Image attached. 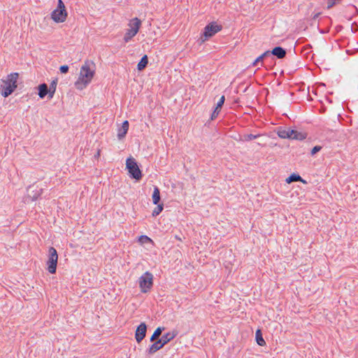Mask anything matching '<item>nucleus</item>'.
<instances>
[{
	"instance_id": "nucleus-20",
	"label": "nucleus",
	"mask_w": 358,
	"mask_h": 358,
	"mask_svg": "<svg viewBox=\"0 0 358 358\" xmlns=\"http://www.w3.org/2000/svg\"><path fill=\"white\" fill-rule=\"evenodd\" d=\"M302 182L303 183H306V182L299 175L296 173L291 174L287 179L286 182L287 183H291L293 182Z\"/></svg>"
},
{
	"instance_id": "nucleus-21",
	"label": "nucleus",
	"mask_w": 358,
	"mask_h": 358,
	"mask_svg": "<svg viewBox=\"0 0 358 358\" xmlns=\"http://www.w3.org/2000/svg\"><path fill=\"white\" fill-rule=\"evenodd\" d=\"M164 329L165 328L163 327H157L155 330V331L152 334V335L151 336V337L150 338V342H155L159 338V337L162 335V333L164 330Z\"/></svg>"
},
{
	"instance_id": "nucleus-29",
	"label": "nucleus",
	"mask_w": 358,
	"mask_h": 358,
	"mask_svg": "<svg viewBox=\"0 0 358 358\" xmlns=\"http://www.w3.org/2000/svg\"><path fill=\"white\" fill-rule=\"evenodd\" d=\"M69 67L68 65H62L59 67V71L62 73H67L69 72Z\"/></svg>"
},
{
	"instance_id": "nucleus-11",
	"label": "nucleus",
	"mask_w": 358,
	"mask_h": 358,
	"mask_svg": "<svg viewBox=\"0 0 358 358\" xmlns=\"http://www.w3.org/2000/svg\"><path fill=\"white\" fill-rule=\"evenodd\" d=\"M224 101H225V97L223 95L221 96L219 101L217 103V105L211 114V116H210L211 120H215L217 117L219 113L221 110V108H222V106L224 105Z\"/></svg>"
},
{
	"instance_id": "nucleus-26",
	"label": "nucleus",
	"mask_w": 358,
	"mask_h": 358,
	"mask_svg": "<svg viewBox=\"0 0 358 358\" xmlns=\"http://www.w3.org/2000/svg\"><path fill=\"white\" fill-rule=\"evenodd\" d=\"M157 207L152 211V216L155 217L159 215L164 209V204L158 203Z\"/></svg>"
},
{
	"instance_id": "nucleus-35",
	"label": "nucleus",
	"mask_w": 358,
	"mask_h": 358,
	"mask_svg": "<svg viewBox=\"0 0 358 358\" xmlns=\"http://www.w3.org/2000/svg\"><path fill=\"white\" fill-rule=\"evenodd\" d=\"M99 155V151L97 152L96 156Z\"/></svg>"
},
{
	"instance_id": "nucleus-10",
	"label": "nucleus",
	"mask_w": 358,
	"mask_h": 358,
	"mask_svg": "<svg viewBox=\"0 0 358 358\" xmlns=\"http://www.w3.org/2000/svg\"><path fill=\"white\" fill-rule=\"evenodd\" d=\"M269 55H273L278 59H282L286 56L287 51L280 46L275 47L272 50H268Z\"/></svg>"
},
{
	"instance_id": "nucleus-8",
	"label": "nucleus",
	"mask_w": 358,
	"mask_h": 358,
	"mask_svg": "<svg viewBox=\"0 0 358 358\" xmlns=\"http://www.w3.org/2000/svg\"><path fill=\"white\" fill-rule=\"evenodd\" d=\"M57 261V252L55 248L50 247L49 248L48 260L47 262V269L51 274H54L56 273Z\"/></svg>"
},
{
	"instance_id": "nucleus-30",
	"label": "nucleus",
	"mask_w": 358,
	"mask_h": 358,
	"mask_svg": "<svg viewBox=\"0 0 358 358\" xmlns=\"http://www.w3.org/2000/svg\"><path fill=\"white\" fill-rule=\"evenodd\" d=\"M142 243L144 242H150L152 241V240L147 236H141L139 239Z\"/></svg>"
},
{
	"instance_id": "nucleus-33",
	"label": "nucleus",
	"mask_w": 358,
	"mask_h": 358,
	"mask_svg": "<svg viewBox=\"0 0 358 358\" xmlns=\"http://www.w3.org/2000/svg\"><path fill=\"white\" fill-rule=\"evenodd\" d=\"M353 8L356 10V12H357V8L355 6H353Z\"/></svg>"
},
{
	"instance_id": "nucleus-3",
	"label": "nucleus",
	"mask_w": 358,
	"mask_h": 358,
	"mask_svg": "<svg viewBox=\"0 0 358 358\" xmlns=\"http://www.w3.org/2000/svg\"><path fill=\"white\" fill-rule=\"evenodd\" d=\"M177 335L178 332L176 331L168 332L164 334L160 338H158L146 350V353L148 355L155 354L157 351L163 348L165 345L172 341Z\"/></svg>"
},
{
	"instance_id": "nucleus-28",
	"label": "nucleus",
	"mask_w": 358,
	"mask_h": 358,
	"mask_svg": "<svg viewBox=\"0 0 358 358\" xmlns=\"http://www.w3.org/2000/svg\"><path fill=\"white\" fill-rule=\"evenodd\" d=\"M322 146H320V145H315V146H314V147L312 148L311 151H310V155H311L312 156L315 155L316 153H317L318 152H320V151L322 150Z\"/></svg>"
},
{
	"instance_id": "nucleus-1",
	"label": "nucleus",
	"mask_w": 358,
	"mask_h": 358,
	"mask_svg": "<svg viewBox=\"0 0 358 358\" xmlns=\"http://www.w3.org/2000/svg\"><path fill=\"white\" fill-rule=\"evenodd\" d=\"M90 64L94 65L93 62L86 61L82 66L80 76L78 80L75 83V86L78 90H82L88 85L94 76V70L90 69Z\"/></svg>"
},
{
	"instance_id": "nucleus-31",
	"label": "nucleus",
	"mask_w": 358,
	"mask_h": 358,
	"mask_svg": "<svg viewBox=\"0 0 358 358\" xmlns=\"http://www.w3.org/2000/svg\"><path fill=\"white\" fill-rule=\"evenodd\" d=\"M320 13H317L315 14L313 17V19L316 20L320 16Z\"/></svg>"
},
{
	"instance_id": "nucleus-6",
	"label": "nucleus",
	"mask_w": 358,
	"mask_h": 358,
	"mask_svg": "<svg viewBox=\"0 0 358 358\" xmlns=\"http://www.w3.org/2000/svg\"><path fill=\"white\" fill-rule=\"evenodd\" d=\"M67 17V12L64 3L58 0L57 7L51 13V18L57 23L64 22Z\"/></svg>"
},
{
	"instance_id": "nucleus-25",
	"label": "nucleus",
	"mask_w": 358,
	"mask_h": 358,
	"mask_svg": "<svg viewBox=\"0 0 358 358\" xmlns=\"http://www.w3.org/2000/svg\"><path fill=\"white\" fill-rule=\"evenodd\" d=\"M269 56V52L266 51L264 52L262 55H261L260 56H259L255 61L254 62L252 63V66H255L257 65V64L259 62H262L263 59L264 58H266V57Z\"/></svg>"
},
{
	"instance_id": "nucleus-18",
	"label": "nucleus",
	"mask_w": 358,
	"mask_h": 358,
	"mask_svg": "<svg viewBox=\"0 0 358 358\" xmlns=\"http://www.w3.org/2000/svg\"><path fill=\"white\" fill-rule=\"evenodd\" d=\"M152 199L154 204H158L161 200L160 189L157 186L154 187Z\"/></svg>"
},
{
	"instance_id": "nucleus-23",
	"label": "nucleus",
	"mask_w": 358,
	"mask_h": 358,
	"mask_svg": "<svg viewBox=\"0 0 358 358\" xmlns=\"http://www.w3.org/2000/svg\"><path fill=\"white\" fill-rule=\"evenodd\" d=\"M57 81V78H55L53 80H52L50 87H48V90L50 92V99L54 96V94L56 92Z\"/></svg>"
},
{
	"instance_id": "nucleus-34",
	"label": "nucleus",
	"mask_w": 358,
	"mask_h": 358,
	"mask_svg": "<svg viewBox=\"0 0 358 358\" xmlns=\"http://www.w3.org/2000/svg\"><path fill=\"white\" fill-rule=\"evenodd\" d=\"M307 48H311V45H307Z\"/></svg>"
},
{
	"instance_id": "nucleus-12",
	"label": "nucleus",
	"mask_w": 358,
	"mask_h": 358,
	"mask_svg": "<svg viewBox=\"0 0 358 358\" xmlns=\"http://www.w3.org/2000/svg\"><path fill=\"white\" fill-rule=\"evenodd\" d=\"M34 187V185H30L28 189V196L31 198L32 201L36 200L42 194L43 189L41 188L39 189H33Z\"/></svg>"
},
{
	"instance_id": "nucleus-22",
	"label": "nucleus",
	"mask_w": 358,
	"mask_h": 358,
	"mask_svg": "<svg viewBox=\"0 0 358 358\" xmlns=\"http://www.w3.org/2000/svg\"><path fill=\"white\" fill-rule=\"evenodd\" d=\"M255 340L257 343L260 346H264L266 345V342L263 338L262 333L260 329H257L256 331Z\"/></svg>"
},
{
	"instance_id": "nucleus-24",
	"label": "nucleus",
	"mask_w": 358,
	"mask_h": 358,
	"mask_svg": "<svg viewBox=\"0 0 358 358\" xmlns=\"http://www.w3.org/2000/svg\"><path fill=\"white\" fill-rule=\"evenodd\" d=\"M136 34H137V33L134 32V31L131 29H129L127 31V32L125 33V34L124 36V41L126 43H128Z\"/></svg>"
},
{
	"instance_id": "nucleus-7",
	"label": "nucleus",
	"mask_w": 358,
	"mask_h": 358,
	"mask_svg": "<svg viewBox=\"0 0 358 358\" xmlns=\"http://www.w3.org/2000/svg\"><path fill=\"white\" fill-rule=\"evenodd\" d=\"M141 291L143 293H147L153 285V275L149 271L145 272L139 278L138 280Z\"/></svg>"
},
{
	"instance_id": "nucleus-5",
	"label": "nucleus",
	"mask_w": 358,
	"mask_h": 358,
	"mask_svg": "<svg viewBox=\"0 0 358 358\" xmlns=\"http://www.w3.org/2000/svg\"><path fill=\"white\" fill-rule=\"evenodd\" d=\"M126 168L128 170L129 176L131 178L135 179L137 181L140 180L142 178V172L139 169L138 163L134 158L130 157L127 159Z\"/></svg>"
},
{
	"instance_id": "nucleus-13",
	"label": "nucleus",
	"mask_w": 358,
	"mask_h": 358,
	"mask_svg": "<svg viewBox=\"0 0 358 358\" xmlns=\"http://www.w3.org/2000/svg\"><path fill=\"white\" fill-rule=\"evenodd\" d=\"M38 94L41 99H43L45 97V96H48V98L50 99V92L48 90V86L46 83H42L40 84L38 87Z\"/></svg>"
},
{
	"instance_id": "nucleus-4",
	"label": "nucleus",
	"mask_w": 358,
	"mask_h": 358,
	"mask_svg": "<svg viewBox=\"0 0 358 358\" xmlns=\"http://www.w3.org/2000/svg\"><path fill=\"white\" fill-rule=\"evenodd\" d=\"M222 28V25L218 24L216 22H211L208 23L204 27L203 34H201L199 40H201V43L205 42L215 35L217 32L220 31Z\"/></svg>"
},
{
	"instance_id": "nucleus-14",
	"label": "nucleus",
	"mask_w": 358,
	"mask_h": 358,
	"mask_svg": "<svg viewBox=\"0 0 358 358\" xmlns=\"http://www.w3.org/2000/svg\"><path fill=\"white\" fill-rule=\"evenodd\" d=\"M290 136H290L289 139L302 141V140L306 138L307 134L291 129Z\"/></svg>"
},
{
	"instance_id": "nucleus-17",
	"label": "nucleus",
	"mask_w": 358,
	"mask_h": 358,
	"mask_svg": "<svg viewBox=\"0 0 358 358\" xmlns=\"http://www.w3.org/2000/svg\"><path fill=\"white\" fill-rule=\"evenodd\" d=\"M129 25L134 32L138 33L141 25V21L138 18L135 17L130 21Z\"/></svg>"
},
{
	"instance_id": "nucleus-15",
	"label": "nucleus",
	"mask_w": 358,
	"mask_h": 358,
	"mask_svg": "<svg viewBox=\"0 0 358 358\" xmlns=\"http://www.w3.org/2000/svg\"><path fill=\"white\" fill-rule=\"evenodd\" d=\"M129 126V122L127 120H125L122 122L121 127L118 129L117 138L120 140L125 137L126 134L128 132Z\"/></svg>"
},
{
	"instance_id": "nucleus-9",
	"label": "nucleus",
	"mask_w": 358,
	"mask_h": 358,
	"mask_svg": "<svg viewBox=\"0 0 358 358\" xmlns=\"http://www.w3.org/2000/svg\"><path fill=\"white\" fill-rule=\"evenodd\" d=\"M147 324L141 322L136 328L135 331V338L138 343H140L145 337L147 333Z\"/></svg>"
},
{
	"instance_id": "nucleus-27",
	"label": "nucleus",
	"mask_w": 358,
	"mask_h": 358,
	"mask_svg": "<svg viewBox=\"0 0 358 358\" xmlns=\"http://www.w3.org/2000/svg\"><path fill=\"white\" fill-rule=\"evenodd\" d=\"M260 136H261V134H257V135H254V134H245L243 136V140L245 141H250L252 140L257 138Z\"/></svg>"
},
{
	"instance_id": "nucleus-16",
	"label": "nucleus",
	"mask_w": 358,
	"mask_h": 358,
	"mask_svg": "<svg viewBox=\"0 0 358 358\" xmlns=\"http://www.w3.org/2000/svg\"><path fill=\"white\" fill-rule=\"evenodd\" d=\"M290 128L286 129L282 127L277 128L276 133L280 138H290Z\"/></svg>"
},
{
	"instance_id": "nucleus-32",
	"label": "nucleus",
	"mask_w": 358,
	"mask_h": 358,
	"mask_svg": "<svg viewBox=\"0 0 358 358\" xmlns=\"http://www.w3.org/2000/svg\"><path fill=\"white\" fill-rule=\"evenodd\" d=\"M175 237H176V239H178L179 241H182V239L179 236H176Z\"/></svg>"
},
{
	"instance_id": "nucleus-19",
	"label": "nucleus",
	"mask_w": 358,
	"mask_h": 358,
	"mask_svg": "<svg viewBox=\"0 0 358 358\" xmlns=\"http://www.w3.org/2000/svg\"><path fill=\"white\" fill-rule=\"evenodd\" d=\"M148 64V57L146 55H143L137 64V69L139 71L144 70Z\"/></svg>"
},
{
	"instance_id": "nucleus-2",
	"label": "nucleus",
	"mask_w": 358,
	"mask_h": 358,
	"mask_svg": "<svg viewBox=\"0 0 358 358\" xmlns=\"http://www.w3.org/2000/svg\"><path fill=\"white\" fill-rule=\"evenodd\" d=\"M18 73H11L5 80H2L4 85L0 87V93L3 97L10 96L17 87Z\"/></svg>"
}]
</instances>
